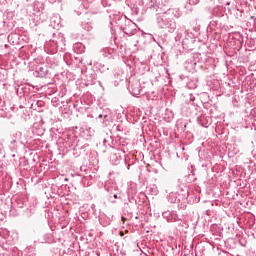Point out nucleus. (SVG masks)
Masks as SVG:
<instances>
[{"label": "nucleus", "mask_w": 256, "mask_h": 256, "mask_svg": "<svg viewBox=\"0 0 256 256\" xmlns=\"http://www.w3.org/2000/svg\"><path fill=\"white\" fill-rule=\"evenodd\" d=\"M140 92H141V89H139V87H138V90L135 88L132 89L133 95H139Z\"/></svg>", "instance_id": "1"}, {"label": "nucleus", "mask_w": 256, "mask_h": 256, "mask_svg": "<svg viewBox=\"0 0 256 256\" xmlns=\"http://www.w3.org/2000/svg\"><path fill=\"white\" fill-rule=\"evenodd\" d=\"M120 236L123 237V232H120Z\"/></svg>", "instance_id": "3"}, {"label": "nucleus", "mask_w": 256, "mask_h": 256, "mask_svg": "<svg viewBox=\"0 0 256 256\" xmlns=\"http://www.w3.org/2000/svg\"><path fill=\"white\" fill-rule=\"evenodd\" d=\"M114 198L117 199V195H114Z\"/></svg>", "instance_id": "4"}, {"label": "nucleus", "mask_w": 256, "mask_h": 256, "mask_svg": "<svg viewBox=\"0 0 256 256\" xmlns=\"http://www.w3.org/2000/svg\"><path fill=\"white\" fill-rule=\"evenodd\" d=\"M121 219H122V223H125V221H127V218H126V217H123V216H122Z\"/></svg>", "instance_id": "2"}]
</instances>
